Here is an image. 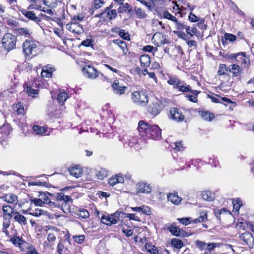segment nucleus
<instances>
[{
  "mask_svg": "<svg viewBox=\"0 0 254 254\" xmlns=\"http://www.w3.org/2000/svg\"><path fill=\"white\" fill-rule=\"evenodd\" d=\"M9 133V130L7 125H3L0 128V138H2L3 136L8 135Z\"/></svg>",
  "mask_w": 254,
  "mask_h": 254,
  "instance_id": "42",
  "label": "nucleus"
},
{
  "mask_svg": "<svg viewBox=\"0 0 254 254\" xmlns=\"http://www.w3.org/2000/svg\"><path fill=\"white\" fill-rule=\"evenodd\" d=\"M127 11H128V12H130L132 11L131 7L127 3L125 4L123 6H120L118 9V12L119 13H122L123 12H127Z\"/></svg>",
  "mask_w": 254,
  "mask_h": 254,
  "instance_id": "38",
  "label": "nucleus"
},
{
  "mask_svg": "<svg viewBox=\"0 0 254 254\" xmlns=\"http://www.w3.org/2000/svg\"><path fill=\"white\" fill-rule=\"evenodd\" d=\"M124 179L122 176L116 175L115 177H111L109 179V184L111 186H114L118 183H123Z\"/></svg>",
  "mask_w": 254,
  "mask_h": 254,
  "instance_id": "26",
  "label": "nucleus"
},
{
  "mask_svg": "<svg viewBox=\"0 0 254 254\" xmlns=\"http://www.w3.org/2000/svg\"><path fill=\"white\" fill-rule=\"evenodd\" d=\"M120 37L126 40L129 39V35L127 32H125L124 30H122L119 32Z\"/></svg>",
  "mask_w": 254,
  "mask_h": 254,
  "instance_id": "63",
  "label": "nucleus"
},
{
  "mask_svg": "<svg viewBox=\"0 0 254 254\" xmlns=\"http://www.w3.org/2000/svg\"><path fill=\"white\" fill-rule=\"evenodd\" d=\"M233 205L234 209L236 211H238L241 206L242 205V201L240 199H236L233 200Z\"/></svg>",
  "mask_w": 254,
  "mask_h": 254,
  "instance_id": "48",
  "label": "nucleus"
},
{
  "mask_svg": "<svg viewBox=\"0 0 254 254\" xmlns=\"http://www.w3.org/2000/svg\"><path fill=\"white\" fill-rule=\"evenodd\" d=\"M231 7L234 11H235L236 12H237L240 15L244 16L245 14L243 12H242L241 10H240L239 8L235 5V3H234L233 2L231 1Z\"/></svg>",
  "mask_w": 254,
  "mask_h": 254,
  "instance_id": "62",
  "label": "nucleus"
},
{
  "mask_svg": "<svg viewBox=\"0 0 254 254\" xmlns=\"http://www.w3.org/2000/svg\"><path fill=\"white\" fill-rule=\"evenodd\" d=\"M38 42L34 40L27 39L23 43V53L27 56L36 55L38 50Z\"/></svg>",
  "mask_w": 254,
  "mask_h": 254,
  "instance_id": "3",
  "label": "nucleus"
},
{
  "mask_svg": "<svg viewBox=\"0 0 254 254\" xmlns=\"http://www.w3.org/2000/svg\"><path fill=\"white\" fill-rule=\"evenodd\" d=\"M128 218L130 220H133L136 221H140V218L139 217L136 215L135 214L125 213H124V218Z\"/></svg>",
  "mask_w": 254,
  "mask_h": 254,
  "instance_id": "50",
  "label": "nucleus"
},
{
  "mask_svg": "<svg viewBox=\"0 0 254 254\" xmlns=\"http://www.w3.org/2000/svg\"><path fill=\"white\" fill-rule=\"evenodd\" d=\"M114 42L120 47L124 54H126L127 53L128 49L124 41L121 40H116L114 41Z\"/></svg>",
  "mask_w": 254,
  "mask_h": 254,
  "instance_id": "31",
  "label": "nucleus"
},
{
  "mask_svg": "<svg viewBox=\"0 0 254 254\" xmlns=\"http://www.w3.org/2000/svg\"><path fill=\"white\" fill-rule=\"evenodd\" d=\"M64 248V245L61 241H60L57 245V252L58 253V254H64L63 252Z\"/></svg>",
  "mask_w": 254,
  "mask_h": 254,
  "instance_id": "61",
  "label": "nucleus"
},
{
  "mask_svg": "<svg viewBox=\"0 0 254 254\" xmlns=\"http://www.w3.org/2000/svg\"><path fill=\"white\" fill-rule=\"evenodd\" d=\"M2 210L4 213V216H7L9 217L13 216V208L10 205H3L2 207Z\"/></svg>",
  "mask_w": 254,
  "mask_h": 254,
  "instance_id": "34",
  "label": "nucleus"
},
{
  "mask_svg": "<svg viewBox=\"0 0 254 254\" xmlns=\"http://www.w3.org/2000/svg\"><path fill=\"white\" fill-rule=\"evenodd\" d=\"M13 109L18 114H23L25 113V109L20 103L13 105Z\"/></svg>",
  "mask_w": 254,
  "mask_h": 254,
  "instance_id": "37",
  "label": "nucleus"
},
{
  "mask_svg": "<svg viewBox=\"0 0 254 254\" xmlns=\"http://www.w3.org/2000/svg\"><path fill=\"white\" fill-rule=\"evenodd\" d=\"M199 115L203 120L206 121H210L214 118V114L208 111L199 112Z\"/></svg>",
  "mask_w": 254,
  "mask_h": 254,
  "instance_id": "24",
  "label": "nucleus"
},
{
  "mask_svg": "<svg viewBox=\"0 0 254 254\" xmlns=\"http://www.w3.org/2000/svg\"><path fill=\"white\" fill-rule=\"evenodd\" d=\"M16 37L11 33H6L2 38V44L5 50L9 51L15 47Z\"/></svg>",
  "mask_w": 254,
  "mask_h": 254,
  "instance_id": "4",
  "label": "nucleus"
},
{
  "mask_svg": "<svg viewBox=\"0 0 254 254\" xmlns=\"http://www.w3.org/2000/svg\"><path fill=\"white\" fill-rule=\"evenodd\" d=\"M207 218V214L206 212H203L201 213L200 216L197 219L193 220L194 223L203 222L205 221Z\"/></svg>",
  "mask_w": 254,
  "mask_h": 254,
  "instance_id": "49",
  "label": "nucleus"
},
{
  "mask_svg": "<svg viewBox=\"0 0 254 254\" xmlns=\"http://www.w3.org/2000/svg\"><path fill=\"white\" fill-rule=\"evenodd\" d=\"M52 199H54V203H52L53 208H60L65 213L70 212V207L68 202L72 200L70 196L59 193H57V196Z\"/></svg>",
  "mask_w": 254,
  "mask_h": 254,
  "instance_id": "1",
  "label": "nucleus"
},
{
  "mask_svg": "<svg viewBox=\"0 0 254 254\" xmlns=\"http://www.w3.org/2000/svg\"><path fill=\"white\" fill-rule=\"evenodd\" d=\"M153 139H159L161 137V130L157 125L151 126L148 133Z\"/></svg>",
  "mask_w": 254,
  "mask_h": 254,
  "instance_id": "10",
  "label": "nucleus"
},
{
  "mask_svg": "<svg viewBox=\"0 0 254 254\" xmlns=\"http://www.w3.org/2000/svg\"><path fill=\"white\" fill-rule=\"evenodd\" d=\"M124 212L116 211L110 215H103L101 218L102 223L108 226L116 224L118 221L122 220L124 218Z\"/></svg>",
  "mask_w": 254,
  "mask_h": 254,
  "instance_id": "2",
  "label": "nucleus"
},
{
  "mask_svg": "<svg viewBox=\"0 0 254 254\" xmlns=\"http://www.w3.org/2000/svg\"><path fill=\"white\" fill-rule=\"evenodd\" d=\"M111 8L112 5H110L109 7L106 8L103 12L97 14L96 16L104 19H109V20L115 19L117 15L116 10H111Z\"/></svg>",
  "mask_w": 254,
  "mask_h": 254,
  "instance_id": "6",
  "label": "nucleus"
},
{
  "mask_svg": "<svg viewBox=\"0 0 254 254\" xmlns=\"http://www.w3.org/2000/svg\"><path fill=\"white\" fill-rule=\"evenodd\" d=\"M66 27L67 30L76 34H80L82 33L84 31L82 26L80 24L76 22H71L70 23H68L66 25Z\"/></svg>",
  "mask_w": 254,
  "mask_h": 254,
  "instance_id": "8",
  "label": "nucleus"
},
{
  "mask_svg": "<svg viewBox=\"0 0 254 254\" xmlns=\"http://www.w3.org/2000/svg\"><path fill=\"white\" fill-rule=\"evenodd\" d=\"M71 175L76 178H79L83 175V171L81 168L79 166L71 167L68 169Z\"/></svg>",
  "mask_w": 254,
  "mask_h": 254,
  "instance_id": "14",
  "label": "nucleus"
},
{
  "mask_svg": "<svg viewBox=\"0 0 254 254\" xmlns=\"http://www.w3.org/2000/svg\"><path fill=\"white\" fill-rule=\"evenodd\" d=\"M3 199L7 203H13L17 201L18 197L13 194H7L4 195Z\"/></svg>",
  "mask_w": 254,
  "mask_h": 254,
  "instance_id": "29",
  "label": "nucleus"
},
{
  "mask_svg": "<svg viewBox=\"0 0 254 254\" xmlns=\"http://www.w3.org/2000/svg\"><path fill=\"white\" fill-rule=\"evenodd\" d=\"M68 98V94L65 92H61L57 96V100L59 104L63 105Z\"/></svg>",
  "mask_w": 254,
  "mask_h": 254,
  "instance_id": "28",
  "label": "nucleus"
},
{
  "mask_svg": "<svg viewBox=\"0 0 254 254\" xmlns=\"http://www.w3.org/2000/svg\"><path fill=\"white\" fill-rule=\"evenodd\" d=\"M11 241L14 245L18 246L20 248L21 247V245L24 243L23 241L19 237L12 238L11 239Z\"/></svg>",
  "mask_w": 254,
  "mask_h": 254,
  "instance_id": "55",
  "label": "nucleus"
},
{
  "mask_svg": "<svg viewBox=\"0 0 254 254\" xmlns=\"http://www.w3.org/2000/svg\"><path fill=\"white\" fill-rule=\"evenodd\" d=\"M141 65L144 66H149L150 64V57L148 55H142L140 57Z\"/></svg>",
  "mask_w": 254,
  "mask_h": 254,
  "instance_id": "27",
  "label": "nucleus"
},
{
  "mask_svg": "<svg viewBox=\"0 0 254 254\" xmlns=\"http://www.w3.org/2000/svg\"><path fill=\"white\" fill-rule=\"evenodd\" d=\"M196 246L201 250L202 251L204 249H206V245L207 244L204 242L200 241L197 240L196 242Z\"/></svg>",
  "mask_w": 254,
  "mask_h": 254,
  "instance_id": "58",
  "label": "nucleus"
},
{
  "mask_svg": "<svg viewBox=\"0 0 254 254\" xmlns=\"http://www.w3.org/2000/svg\"><path fill=\"white\" fill-rule=\"evenodd\" d=\"M56 196H57V193L53 194L50 193H43L41 194V199H42L43 203L48 204L50 207L53 208V205L52 203H54V199L52 198Z\"/></svg>",
  "mask_w": 254,
  "mask_h": 254,
  "instance_id": "9",
  "label": "nucleus"
},
{
  "mask_svg": "<svg viewBox=\"0 0 254 254\" xmlns=\"http://www.w3.org/2000/svg\"><path fill=\"white\" fill-rule=\"evenodd\" d=\"M145 248L148 252L153 254H156L158 252L157 248L154 245L150 243H146Z\"/></svg>",
  "mask_w": 254,
  "mask_h": 254,
  "instance_id": "41",
  "label": "nucleus"
},
{
  "mask_svg": "<svg viewBox=\"0 0 254 254\" xmlns=\"http://www.w3.org/2000/svg\"><path fill=\"white\" fill-rule=\"evenodd\" d=\"M54 71H55V69L53 67L48 66L43 67L41 72V76L43 78H50L52 76Z\"/></svg>",
  "mask_w": 254,
  "mask_h": 254,
  "instance_id": "22",
  "label": "nucleus"
},
{
  "mask_svg": "<svg viewBox=\"0 0 254 254\" xmlns=\"http://www.w3.org/2000/svg\"><path fill=\"white\" fill-rule=\"evenodd\" d=\"M33 130L35 133L38 135H43L46 131L45 128L38 125H34L33 127Z\"/></svg>",
  "mask_w": 254,
  "mask_h": 254,
  "instance_id": "36",
  "label": "nucleus"
},
{
  "mask_svg": "<svg viewBox=\"0 0 254 254\" xmlns=\"http://www.w3.org/2000/svg\"><path fill=\"white\" fill-rule=\"evenodd\" d=\"M228 71H229V68L227 66L224 64H221L219 65L217 74L219 76L224 75L227 74Z\"/></svg>",
  "mask_w": 254,
  "mask_h": 254,
  "instance_id": "35",
  "label": "nucleus"
},
{
  "mask_svg": "<svg viewBox=\"0 0 254 254\" xmlns=\"http://www.w3.org/2000/svg\"><path fill=\"white\" fill-rule=\"evenodd\" d=\"M150 127L151 126L143 121H140L138 123V130L141 135L144 136L148 133Z\"/></svg>",
  "mask_w": 254,
  "mask_h": 254,
  "instance_id": "12",
  "label": "nucleus"
},
{
  "mask_svg": "<svg viewBox=\"0 0 254 254\" xmlns=\"http://www.w3.org/2000/svg\"><path fill=\"white\" fill-rule=\"evenodd\" d=\"M31 204V205H32V204H34L35 206H41L43 205V202L42 199L41 198L37 199V198H34L32 199H30Z\"/></svg>",
  "mask_w": 254,
  "mask_h": 254,
  "instance_id": "59",
  "label": "nucleus"
},
{
  "mask_svg": "<svg viewBox=\"0 0 254 254\" xmlns=\"http://www.w3.org/2000/svg\"><path fill=\"white\" fill-rule=\"evenodd\" d=\"M134 11L137 18H144L147 16V14L145 11L140 8L135 7Z\"/></svg>",
  "mask_w": 254,
  "mask_h": 254,
  "instance_id": "39",
  "label": "nucleus"
},
{
  "mask_svg": "<svg viewBox=\"0 0 254 254\" xmlns=\"http://www.w3.org/2000/svg\"><path fill=\"white\" fill-rule=\"evenodd\" d=\"M177 88L179 89V91L183 92H190L191 90V87L189 85H187L186 84H182L181 83Z\"/></svg>",
  "mask_w": 254,
  "mask_h": 254,
  "instance_id": "43",
  "label": "nucleus"
},
{
  "mask_svg": "<svg viewBox=\"0 0 254 254\" xmlns=\"http://www.w3.org/2000/svg\"><path fill=\"white\" fill-rule=\"evenodd\" d=\"M22 13L28 19L33 20L37 23L41 21L40 19L35 15L33 11H24Z\"/></svg>",
  "mask_w": 254,
  "mask_h": 254,
  "instance_id": "23",
  "label": "nucleus"
},
{
  "mask_svg": "<svg viewBox=\"0 0 254 254\" xmlns=\"http://www.w3.org/2000/svg\"><path fill=\"white\" fill-rule=\"evenodd\" d=\"M167 82L169 84L173 85L174 87L176 88H177L178 85L181 84V82L179 81V80L176 78H170L168 80Z\"/></svg>",
  "mask_w": 254,
  "mask_h": 254,
  "instance_id": "52",
  "label": "nucleus"
},
{
  "mask_svg": "<svg viewBox=\"0 0 254 254\" xmlns=\"http://www.w3.org/2000/svg\"><path fill=\"white\" fill-rule=\"evenodd\" d=\"M167 199L175 205L179 204L182 200V198L178 196L177 192L169 194L167 195Z\"/></svg>",
  "mask_w": 254,
  "mask_h": 254,
  "instance_id": "19",
  "label": "nucleus"
},
{
  "mask_svg": "<svg viewBox=\"0 0 254 254\" xmlns=\"http://www.w3.org/2000/svg\"><path fill=\"white\" fill-rule=\"evenodd\" d=\"M42 213V210L41 209L37 208L34 211H32L29 213V214L35 216H39L41 215Z\"/></svg>",
  "mask_w": 254,
  "mask_h": 254,
  "instance_id": "64",
  "label": "nucleus"
},
{
  "mask_svg": "<svg viewBox=\"0 0 254 254\" xmlns=\"http://www.w3.org/2000/svg\"><path fill=\"white\" fill-rule=\"evenodd\" d=\"M47 241H45L44 244L47 246H49V243L53 242L56 240V236L53 233H49L47 238Z\"/></svg>",
  "mask_w": 254,
  "mask_h": 254,
  "instance_id": "46",
  "label": "nucleus"
},
{
  "mask_svg": "<svg viewBox=\"0 0 254 254\" xmlns=\"http://www.w3.org/2000/svg\"><path fill=\"white\" fill-rule=\"evenodd\" d=\"M82 70L85 76L88 78L95 79L98 76L96 69L90 65H85Z\"/></svg>",
  "mask_w": 254,
  "mask_h": 254,
  "instance_id": "7",
  "label": "nucleus"
},
{
  "mask_svg": "<svg viewBox=\"0 0 254 254\" xmlns=\"http://www.w3.org/2000/svg\"><path fill=\"white\" fill-rule=\"evenodd\" d=\"M17 31L19 35L25 37H29L32 33V31L27 28H18Z\"/></svg>",
  "mask_w": 254,
  "mask_h": 254,
  "instance_id": "30",
  "label": "nucleus"
},
{
  "mask_svg": "<svg viewBox=\"0 0 254 254\" xmlns=\"http://www.w3.org/2000/svg\"><path fill=\"white\" fill-rule=\"evenodd\" d=\"M161 107L159 105V101H156L150 105L148 108V112L153 116H155L159 113Z\"/></svg>",
  "mask_w": 254,
  "mask_h": 254,
  "instance_id": "16",
  "label": "nucleus"
},
{
  "mask_svg": "<svg viewBox=\"0 0 254 254\" xmlns=\"http://www.w3.org/2000/svg\"><path fill=\"white\" fill-rule=\"evenodd\" d=\"M169 231L174 235L178 236L180 234V231L178 227L172 225L168 228Z\"/></svg>",
  "mask_w": 254,
  "mask_h": 254,
  "instance_id": "44",
  "label": "nucleus"
},
{
  "mask_svg": "<svg viewBox=\"0 0 254 254\" xmlns=\"http://www.w3.org/2000/svg\"><path fill=\"white\" fill-rule=\"evenodd\" d=\"M94 41L92 39H87L82 41L81 45L85 47L92 46Z\"/></svg>",
  "mask_w": 254,
  "mask_h": 254,
  "instance_id": "57",
  "label": "nucleus"
},
{
  "mask_svg": "<svg viewBox=\"0 0 254 254\" xmlns=\"http://www.w3.org/2000/svg\"><path fill=\"white\" fill-rule=\"evenodd\" d=\"M151 190L152 188L149 184L141 182L137 185V190L138 193L148 194L151 192Z\"/></svg>",
  "mask_w": 254,
  "mask_h": 254,
  "instance_id": "11",
  "label": "nucleus"
},
{
  "mask_svg": "<svg viewBox=\"0 0 254 254\" xmlns=\"http://www.w3.org/2000/svg\"><path fill=\"white\" fill-rule=\"evenodd\" d=\"M148 96L143 91H134L131 94V99L137 105L144 106L148 102Z\"/></svg>",
  "mask_w": 254,
  "mask_h": 254,
  "instance_id": "5",
  "label": "nucleus"
},
{
  "mask_svg": "<svg viewBox=\"0 0 254 254\" xmlns=\"http://www.w3.org/2000/svg\"><path fill=\"white\" fill-rule=\"evenodd\" d=\"M241 237L245 243L250 248L253 247L254 239L251 233L249 232H245L242 234Z\"/></svg>",
  "mask_w": 254,
  "mask_h": 254,
  "instance_id": "18",
  "label": "nucleus"
},
{
  "mask_svg": "<svg viewBox=\"0 0 254 254\" xmlns=\"http://www.w3.org/2000/svg\"><path fill=\"white\" fill-rule=\"evenodd\" d=\"M13 219L19 224L22 225H25L27 224V219L23 215L21 214L19 212L16 211L13 213Z\"/></svg>",
  "mask_w": 254,
  "mask_h": 254,
  "instance_id": "20",
  "label": "nucleus"
},
{
  "mask_svg": "<svg viewBox=\"0 0 254 254\" xmlns=\"http://www.w3.org/2000/svg\"><path fill=\"white\" fill-rule=\"evenodd\" d=\"M104 4V2L103 0H95L93 5V8L94 9H98L103 6Z\"/></svg>",
  "mask_w": 254,
  "mask_h": 254,
  "instance_id": "53",
  "label": "nucleus"
},
{
  "mask_svg": "<svg viewBox=\"0 0 254 254\" xmlns=\"http://www.w3.org/2000/svg\"><path fill=\"white\" fill-rule=\"evenodd\" d=\"M25 91L28 95L32 97H34L35 95L38 94V91L35 89H32L30 87L27 86L25 89Z\"/></svg>",
  "mask_w": 254,
  "mask_h": 254,
  "instance_id": "54",
  "label": "nucleus"
},
{
  "mask_svg": "<svg viewBox=\"0 0 254 254\" xmlns=\"http://www.w3.org/2000/svg\"><path fill=\"white\" fill-rule=\"evenodd\" d=\"M30 6H33L32 7L33 8L43 11L45 13H47L50 14V15H52L53 14V11L51 9H45V8L41 9V6L40 5H38L36 4L35 6L30 5Z\"/></svg>",
  "mask_w": 254,
  "mask_h": 254,
  "instance_id": "51",
  "label": "nucleus"
},
{
  "mask_svg": "<svg viewBox=\"0 0 254 254\" xmlns=\"http://www.w3.org/2000/svg\"><path fill=\"white\" fill-rule=\"evenodd\" d=\"M112 86L114 92L119 95L123 94L127 89L126 86L120 84L118 80H115Z\"/></svg>",
  "mask_w": 254,
  "mask_h": 254,
  "instance_id": "13",
  "label": "nucleus"
},
{
  "mask_svg": "<svg viewBox=\"0 0 254 254\" xmlns=\"http://www.w3.org/2000/svg\"><path fill=\"white\" fill-rule=\"evenodd\" d=\"M190 92H191L193 94V95H187L186 96V97L187 98V99L188 100H189L190 101H191L194 103L197 102V97L198 96V94L200 93V92L198 91L197 90H191Z\"/></svg>",
  "mask_w": 254,
  "mask_h": 254,
  "instance_id": "33",
  "label": "nucleus"
},
{
  "mask_svg": "<svg viewBox=\"0 0 254 254\" xmlns=\"http://www.w3.org/2000/svg\"><path fill=\"white\" fill-rule=\"evenodd\" d=\"M229 71L232 74L233 77H237L241 75L242 69L239 66L234 64L229 67Z\"/></svg>",
  "mask_w": 254,
  "mask_h": 254,
  "instance_id": "21",
  "label": "nucleus"
},
{
  "mask_svg": "<svg viewBox=\"0 0 254 254\" xmlns=\"http://www.w3.org/2000/svg\"><path fill=\"white\" fill-rule=\"evenodd\" d=\"M171 244L174 248L177 249H180L184 245L183 242L177 238H174L172 239Z\"/></svg>",
  "mask_w": 254,
  "mask_h": 254,
  "instance_id": "40",
  "label": "nucleus"
},
{
  "mask_svg": "<svg viewBox=\"0 0 254 254\" xmlns=\"http://www.w3.org/2000/svg\"><path fill=\"white\" fill-rule=\"evenodd\" d=\"M164 35L160 32L155 33L152 38V41L156 46L164 44Z\"/></svg>",
  "mask_w": 254,
  "mask_h": 254,
  "instance_id": "15",
  "label": "nucleus"
},
{
  "mask_svg": "<svg viewBox=\"0 0 254 254\" xmlns=\"http://www.w3.org/2000/svg\"><path fill=\"white\" fill-rule=\"evenodd\" d=\"M202 198L208 201H213L214 199V194L209 191H204L202 193Z\"/></svg>",
  "mask_w": 254,
  "mask_h": 254,
  "instance_id": "32",
  "label": "nucleus"
},
{
  "mask_svg": "<svg viewBox=\"0 0 254 254\" xmlns=\"http://www.w3.org/2000/svg\"><path fill=\"white\" fill-rule=\"evenodd\" d=\"M73 239L76 243L81 244L84 241L85 239V236L83 235L75 236L73 237Z\"/></svg>",
  "mask_w": 254,
  "mask_h": 254,
  "instance_id": "60",
  "label": "nucleus"
},
{
  "mask_svg": "<svg viewBox=\"0 0 254 254\" xmlns=\"http://www.w3.org/2000/svg\"><path fill=\"white\" fill-rule=\"evenodd\" d=\"M77 215L82 219H86L89 216V212L85 209L79 210Z\"/></svg>",
  "mask_w": 254,
  "mask_h": 254,
  "instance_id": "45",
  "label": "nucleus"
},
{
  "mask_svg": "<svg viewBox=\"0 0 254 254\" xmlns=\"http://www.w3.org/2000/svg\"><path fill=\"white\" fill-rule=\"evenodd\" d=\"M170 113L171 117L176 121L179 122L183 121L184 119V116L182 113L176 108H173L171 110Z\"/></svg>",
  "mask_w": 254,
  "mask_h": 254,
  "instance_id": "17",
  "label": "nucleus"
},
{
  "mask_svg": "<svg viewBox=\"0 0 254 254\" xmlns=\"http://www.w3.org/2000/svg\"><path fill=\"white\" fill-rule=\"evenodd\" d=\"M163 16L164 18L170 20L173 22L177 21V18L167 11H165L163 13Z\"/></svg>",
  "mask_w": 254,
  "mask_h": 254,
  "instance_id": "47",
  "label": "nucleus"
},
{
  "mask_svg": "<svg viewBox=\"0 0 254 254\" xmlns=\"http://www.w3.org/2000/svg\"><path fill=\"white\" fill-rule=\"evenodd\" d=\"M47 183L44 182H41L40 181H36L33 182H31L28 183L29 186H46Z\"/></svg>",
  "mask_w": 254,
  "mask_h": 254,
  "instance_id": "56",
  "label": "nucleus"
},
{
  "mask_svg": "<svg viewBox=\"0 0 254 254\" xmlns=\"http://www.w3.org/2000/svg\"><path fill=\"white\" fill-rule=\"evenodd\" d=\"M108 172L106 169L101 168L100 170H96L95 171V175L98 179L103 180L108 176Z\"/></svg>",
  "mask_w": 254,
  "mask_h": 254,
  "instance_id": "25",
  "label": "nucleus"
}]
</instances>
